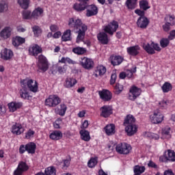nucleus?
Instances as JSON below:
<instances>
[{
	"instance_id": "obj_1",
	"label": "nucleus",
	"mask_w": 175,
	"mask_h": 175,
	"mask_svg": "<svg viewBox=\"0 0 175 175\" xmlns=\"http://www.w3.org/2000/svg\"><path fill=\"white\" fill-rule=\"evenodd\" d=\"M68 26L74 29V31H77L78 33L77 43H80V42L83 41L84 36H85V32L87 31V29H88L87 25L83 24V22H81V20L80 19L71 18L69 19Z\"/></svg>"
},
{
	"instance_id": "obj_2",
	"label": "nucleus",
	"mask_w": 175,
	"mask_h": 175,
	"mask_svg": "<svg viewBox=\"0 0 175 175\" xmlns=\"http://www.w3.org/2000/svg\"><path fill=\"white\" fill-rule=\"evenodd\" d=\"M21 87L23 88H25L27 87L31 92L36 93L39 90V87L38 86V82L35 80L29 79L26 78L21 81Z\"/></svg>"
},
{
	"instance_id": "obj_3",
	"label": "nucleus",
	"mask_w": 175,
	"mask_h": 175,
	"mask_svg": "<svg viewBox=\"0 0 175 175\" xmlns=\"http://www.w3.org/2000/svg\"><path fill=\"white\" fill-rule=\"evenodd\" d=\"M60 103L61 98L56 94H51L45 100V106L48 107H57Z\"/></svg>"
},
{
	"instance_id": "obj_4",
	"label": "nucleus",
	"mask_w": 175,
	"mask_h": 175,
	"mask_svg": "<svg viewBox=\"0 0 175 175\" xmlns=\"http://www.w3.org/2000/svg\"><path fill=\"white\" fill-rule=\"evenodd\" d=\"M160 162H175V152L173 150L168 149L163 155L159 157Z\"/></svg>"
},
{
	"instance_id": "obj_5",
	"label": "nucleus",
	"mask_w": 175,
	"mask_h": 175,
	"mask_svg": "<svg viewBox=\"0 0 175 175\" xmlns=\"http://www.w3.org/2000/svg\"><path fill=\"white\" fill-rule=\"evenodd\" d=\"M140 95H142V89L133 85L129 89L128 99H129V100L135 101Z\"/></svg>"
},
{
	"instance_id": "obj_6",
	"label": "nucleus",
	"mask_w": 175,
	"mask_h": 175,
	"mask_svg": "<svg viewBox=\"0 0 175 175\" xmlns=\"http://www.w3.org/2000/svg\"><path fill=\"white\" fill-rule=\"evenodd\" d=\"M143 48L148 54H155V51H161V46H159V44L154 43V42H152L150 44H144Z\"/></svg>"
},
{
	"instance_id": "obj_7",
	"label": "nucleus",
	"mask_w": 175,
	"mask_h": 175,
	"mask_svg": "<svg viewBox=\"0 0 175 175\" xmlns=\"http://www.w3.org/2000/svg\"><path fill=\"white\" fill-rule=\"evenodd\" d=\"M116 151L119 154H123L126 155L131 152V150H132V146H131L129 144L126 143H120L116 146Z\"/></svg>"
},
{
	"instance_id": "obj_8",
	"label": "nucleus",
	"mask_w": 175,
	"mask_h": 175,
	"mask_svg": "<svg viewBox=\"0 0 175 175\" xmlns=\"http://www.w3.org/2000/svg\"><path fill=\"white\" fill-rule=\"evenodd\" d=\"M79 62H80V65L82 66L83 69L91 70V69L94 68V60H92V59L91 58H88L85 57H82L80 59Z\"/></svg>"
},
{
	"instance_id": "obj_9",
	"label": "nucleus",
	"mask_w": 175,
	"mask_h": 175,
	"mask_svg": "<svg viewBox=\"0 0 175 175\" xmlns=\"http://www.w3.org/2000/svg\"><path fill=\"white\" fill-rule=\"evenodd\" d=\"M29 169L28 164L24 161L19 162L16 169L14 170L13 175H23L24 172H27Z\"/></svg>"
},
{
	"instance_id": "obj_10",
	"label": "nucleus",
	"mask_w": 175,
	"mask_h": 175,
	"mask_svg": "<svg viewBox=\"0 0 175 175\" xmlns=\"http://www.w3.org/2000/svg\"><path fill=\"white\" fill-rule=\"evenodd\" d=\"M150 118L152 124H160L163 121V114L161 113L159 109H157L154 111L152 115H150Z\"/></svg>"
},
{
	"instance_id": "obj_11",
	"label": "nucleus",
	"mask_w": 175,
	"mask_h": 175,
	"mask_svg": "<svg viewBox=\"0 0 175 175\" xmlns=\"http://www.w3.org/2000/svg\"><path fill=\"white\" fill-rule=\"evenodd\" d=\"M13 33V27L12 26H6L0 31V38L3 40H6L9 39L12 34Z\"/></svg>"
},
{
	"instance_id": "obj_12",
	"label": "nucleus",
	"mask_w": 175,
	"mask_h": 175,
	"mask_svg": "<svg viewBox=\"0 0 175 175\" xmlns=\"http://www.w3.org/2000/svg\"><path fill=\"white\" fill-rule=\"evenodd\" d=\"M38 67L43 72H46L49 69V62L44 55H40L38 57Z\"/></svg>"
},
{
	"instance_id": "obj_13",
	"label": "nucleus",
	"mask_w": 175,
	"mask_h": 175,
	"mask_svg": "<svg viewBox=\"0 0 175 175\" xmlns=\"http://www.w3.org/2000/svg\"><path fill=\"white\" fill-rule=\"evenodd\" d=\"M118 29V22L113 21L109 23L108 25L105 26L104 31L109 33V35H113L116 31Z\"/></svg>"
},
{
	"instance_id": "obj_14",
	"label": "nucleus",
	"mask_w": 175,
	"mask_h": 175,
	"mask_svg": "<svg viewBox=\"0 0 175 175\" xmlns=\"http://www.w3.org/2000/svg\"><path fill=\"white\" fill-rule=\"evenodd\" d=\"M86 16L92 17V16H96L98 14V7L94 4L87 5L86 8Z\"/></svg>"
},
{
	"instance_id": "obj_15",
	"label": "nucleus",
	"mask_w": 175,
	"mask_h": 175,
	"mask_svg": "<svg viewBox=\"0 0 175 175\" xmlns=\"http://www.w3.org/2000/svg\"><path fill=\"white\" fill-rule=\"evenodd\" d=\"M100 116L103 117L104 118H107L108 117H110L111 114H113V108L109 105H104L102 107H100Z\"/></svg>"
},
{
	"instance_id": "obj_16",
	"label": "nucleus",
	"mask_w": 175,
	"mask_h": 175,
	"mask_svg": "<svg viewBox=\"0 0 175 175\" xmlns=\"http://www.w3.org/2000/svg\"><path fill=\"white\" fill-rule=\"evenodd\" d=\"M98 95L100 99L104 102H109V100H111V98H113L111 92L107 90L98 91Z\"/></svg>"
},
{
	"instance_id": "obj_17",
	"label": "nucleus",
	"mask_w": 175,
	"mask_h": 175,
	"mask_svg": "<svg viewBox=\"0 0 175 175\" xmlns=\"http://www.w3.org/2000/svg\"><path fill=\"white\" fill-rule=\"evenodd\" d=\"M78 2H80V3H75L73 5V8L75 10H77V12H83V10H85V8H87V5L88 3V1L90 0H77Z\"/></svg>"
},
{
	"instance_id": "obj_18",
	"label": "nucleus",
	"mask_w": 175,
	"mask_h": 175,
	"mask_svg": "<svg viewBox=\"0 0 175 175\" xmlns=\"http://www.w3.org/2000/svg\"><path fill=\"white\" fill-rule=\"evenodd\" d=\"M124 126L127 136H133L137 132V126L136 124H127Z\"/></svg>"
},
{
	"instance_id": "obj_19",
	"label": "nucleus",
	"mask_w": 175,
	"mask_h": 175,
	"mask_svg": "<svg viewBox=\"0 0 175 175\" xmlns=\"http://www.w3.org/2000/svg\"><path fill=\"white\" fill-rule=\"evenodd\" d=\"M21 107H23V103L21 102L14 101L8 103V109L11 113H14Z\"/></svg>"
},
{
	"instance_id": "obj_20",
	"label": "nucleus",
	"mask_w": 175,
	"mask_h": 175,
	"mask_svg": "<svg viewBox=\"0 0 175 175\" xmlns=\"http://www.w3.org/2000/svg\"><path fill=\"white\" fill-rule=\"evenodd\" d=\"M29 53L30 55H33L34 57H36L38 54H40V53H42V48L38 44H33L29 46Z\"/></svg>"
},
{
	"instance_id": "obj_21",
	"label": "nucleus",
	"mask_w": 175,
	"mask_h": 175,
	"mask_svg": "<svg viewBox=\"0 0 175 175\" xmlns=\"http://www.w3.org/2000/svg\"><path fill=\"white\" fill-rule=\"evenodd\" d=\"M126 51L129 55H131V57H136L140 51V46H139V45L129 46L126 49Z\"/></svg>"
},
{
	"instance_id": "obj_22",
	"label": "nucleus",
	"mask_w": 175,
	"mask_h": 175,
	"mask_svg": "<svg viewBox=\"0 0 175 175\" xmlns=\"http://www.w3.org/2000/svg\"><path fill=\"white\" fill-rule=\"evenodd\" d=\"M24 131H25L24 126L20 123H16L12 127V132L14 135H21Z\"/></svg>"
},
{
	"instance_id": "obj_23",
	"label": "nucleus",
	"mask_w": 175,
	"mask_h": 175,
	"mask_svg": "<svg viewBox=\"0 0 175 175\" xmlns=\"http://www.w3.org/2000/svg\"><path fill=\"white\" fill-rule=\"evenodd\" d=\"M13 57V52L10 49H4L1 52V58L2 59H5L8 61V59H10Z\"/></svg>"
},
{
	"instance_id": "obj_24",
	"label": "nucleus",
	"mask_w": 175,
	"mask_h": 175,
	"mask_svg": "<svg viewBox=\"0 0 175 175\" xmlns=\"http://www.w3.org/2000/svg\"><path fill=\"white\" fill-rule=\"evenodd\" d=\"M106 67L102 65L98 66L94 71L95 77H102V76L106 73Z\"/></svg>"
},
{
	"instance_id": "obj_25",
	"label": "nucleus",
	"mask_w": 175,
	"mask_h": 175,
	"mask_svg": "<svg viewBox=\"0 0 175 175\" xmlns=\"http://www.w3.org/2000/svg\"><path fill=\"white\" fill-rule=\"evenodd\" d=\"M44 13V11L43 10V8L38 7L33 11L31 14V17L36 19L40 18L43 17Z\"/></svg>"
},
{
	"instance_id": "obj_26",
	"label": "nucleus",
	"mask_w": 175,
	"mask_h": 175,
	"mask_svg": "<svg viewBox=\"0 0 175 175\" xmlns=\"http://www.w3.org/2000/svg\"><path fill=\"white\" fill-rule=\"evenodd\" d=\"M104 131L107 136H111L116 133V126L113 124H107Z\"/></svg>"
},
{
	"instance_id": "obj_27",
	"label": "nucleus",
	"mask_w": 175,
	"mask_h": 175,
	"mask_svg": "<svg viewBox=\"0 0 175 175\" xmlns=\"http://www.w3.org/2000/svg\"><path fill=\"white\" fill-rule=\"evenodd\" d=\"M98 42H101L102 44H107L109 43V38L107 34L105 32H100L97 35Z\"/></svg>"
},
{
	"instance_id": "obj_28",
	"label": "nucleus",
	"mask_w": 175,
	"mask_h": 175,
	"mask_svg": "<svg viewBox=\"0 0 175 175\" xmlns=\"http://www.w3.org/2000/svg\"><path fill=\"white\" fill-rule=\"evenodd\" d=\"M148 19L147 17H139L137 20V25L139 28H147V25H148Z\"/></svg>"
},
{
	"instance_id": "obj_29",
	"label": "nucleus",
	"mask_w": 175,
	"mask_h": 175,
	"mask_svg": "<svg viewBox=\"0 0 175 175\" xmlns=\"http://www.w3.org/2000/svg\"><path fill=\"white\" fill-rule=\"evenodd\" d=\"M161 135V139H170V137H172V130L170 127H164L162 129Z\"/></svg>"
},
{
	"instance_id": "obj_30",
	"label": "nucleus",
	"mask_w": 175,
	"mask_h": 175,
	"mask_svg": "<svg viewBox=\"0 0 175 175\" xmlns=\"http://www.w3.org/2000/svg\"><path fill=\"white\" fill-rule=\"evenodd\" d=\"M79 133L81 135V139L83 140L84 142H90L91 140V136L90 135V131L82 129L79 131Z\"/></svg>"
},
{
	"instance_id": "obj_31",
	"label": "nucleus",
	"mask_w": 175,
	"mask_h": 175,
	"mask_svg": "<svg viewBox=\"0 0 175 175\" xmlns=\"http://www.w3.org/2000/svg\"><path fill=\"white\" fill-rule=\"evenodd\" d=\"M23 43H25V38L20 36H16L12 38V44L14 47H18Z\"/></svg>"
},
{
	"instance_id": "obj_32",
	"label": "nucleus",
	"mask_w": 175,
	"mask_h": 175,
	"mask_svg": "<svg viewBox=\"0 0 175 175\" xmlns=\"http://www.w3.org/2000/svg\"><path fill=\"white\" fill-rule=\"evenodd\" d=\"M124 61V58L120 55L112 56L111 57V63L113 65V66H117L118 65H120Z\"/></svg>"
},
{
	"instance_id": "obj_33",
	"label": "nucleus",
	"mask_w": 175,
	"mask_h": 175,
	"mask_svg": "<svg viewBox=\"0 0 175 175\" xmlns=\"http://www.w3.org/2000/svg\"><path fill=\"white\" fill-rule=\"evenodd\" d=\"M49 137L52 140H59L62 139V132L58 130L54 131L49 135Z\"/></svg>"
},
{
	"instance_id": "obj_34",
	"label": "nucleus",
	"mask_w": 175,
	"mask_h": 175,
	"mask_svg": "<svg viewBox=\"0 0 175 175\" xmlns=\"http://www.w3.org/2000/svg\"><path fill=\"white\" fill-rule=\"evenodd\" d=\"M66 110H68L66 105L61 104L60 107L55 109V113L59 116H61V117H64V116H65V113H66Z\"/></svg>"
},
{
	"instance_id": "obj_35",
	"label": "nucleus",
	"mask_w": 175,
	"mask_h": 175,
	"mask_svg": "<svg viewBox=\"0 0 175 175\" xmlns=\"http://www.w3.org/2000/svg\"><path fill=\"white\" fill-rule=\"evenodd\" d=\"M136 119L133 115H127L124 119V125H133L135 124Z\"/></svg>"
},
{
	"instance_id": "obj_36",
	"label": "nucleus",
	"mask_w": 175,
	"mask_h": 175,
	"mask_svg": "<svg viewBox=\"0 0 175 175\" xmlns=\"http://www.w3.org/2000/svg\"><path fill=\"white\" fill-rule=\"evenodd\" d=\"M62 42H69V40H72V31L70 29L66 30L62 36Z\"/></svg>"
},
{
	"instance_id": "obj_37",
	"label": "nucleus",
	"mask_w": 175,
	"mask_h": 175,
	"mask_svg": "<svg viewBox=\"0 0 175 175\" xmlns=\"http://www.w3.org/2000/svg\"><path fill=\"white\" fill-rule=\"evenodd\" d=\"M133 172L135 175H141L146 172V167L143 165H135L133 167Z\"/></svg>"
},
{
	"instance_id": "obj_38",
	"label": "nucleus",
	"mask_w": 175,
	"mask_h": 175,
	"mask_svg": "<svg viewBox=\"0 0 175 175\" xmlns=\"http://www.w3.org/2000/svg\"><path fill=\"white\" fill-rule=\"evenodd\" d=\"M36 150V144L33 142H30L26 144V151L29 154H35V151Z\"/></svg>"
},
{
	"instance_id": "obj_39",
	"label": "nucleus",
	"mask_w": 175,
	"mask_h": 175,
	"mask_svg": "<svg viewBox=\"0 0 175 175\" xmlns=\"http://www.w3.org/2000/svg\"><path fill=\"white\" fill-rule=\"evenodd\" d=\"M77 83V81L75 79L67 78L66 79L65 87L66 88H72Z\"/></svg>"
},
{
	"instance_id": "obj_40",
	"label": "nucleus",
	"mask_w": 175,
	"mask_h": 175,
	"mask_svg": "<svg viewBox=\"0 0 175 175\" xmlns=\"http://www.w3.org/2000/svg\"><path fill=\"white\" fill-rule=\"evenodd\" d=\"M161 90L164 94H166L167 92H170V91L173 90V86L172 85V83L169 82H165L161 87Z\"/></svg>"
},
{
	"instance_id": "obj_41",
	"label": "nucleus",
	"mask_w": 175,
	"mask_h": 175,
	"mask_svg": "<svg viewBox=\"0 0 175 175\" xmlns=\"http://www.w3.org/2000/svg\"><path fill=\"white\" fill-rule=\"evenodd\" d=\"M20 96L23 99H29V98H31L28 89L25 88H23L20 90Z\"/></svg>"
},
{
	"instance_id": "obj_42",
	"label": "nucleus",
	"mask_w": 175,
	"mask_h": 175,
	"mask_svg": "<svg viewBox=\"0 0 175 175\" xmlns=\"http://www.w3.org/2000/svg\"><path fill=\"white\" fill-rule=\"evenodd\" d=\"M125 5L128 9H135L137 6V0H126Z\"/></svg>"
},
{
	"instance_id": "obj_43",
	"label": "nucleus",
	"mask_w": 175,
	"mask_h": 175,
	"mask_svg": "<svg viewBox=\"0 0 175 175\" xmlns=\"http://www.w3.org/2000/svg\"><path fill=\"white\" fill-rule=\"evenodd\" d=\"M72 51L75 54H77V55H83V54L87 51V49H85V48L77 46L72 49Z\"/></svg>"
},
{
	"instance_id": "obj_44",
	"label": "nucleus",
	"mask_w": 175,
	"mask_h": 175,
	"mask_svg": "<svg viewBox=\"0 0 175 175\" xmlns=\"http://www.w3.org/2000/svg\"><path fill=\"white\" fill-rule=\"evenodd\" d=\"M98 165V157H92L88 162V167L92 169Z\"/></svg>"
},
{
	"instance_id": "obj_45",
	"label": "nucleus",
	"mask_w": 175,
	"mask_h": 175,
	"mask_svg": "<svg viewBox=\"0 0 175 175\" xmlns=\"http://www.w3.org/2000/svg\"><path fill=\"white\" fill-rule=\"evenodd\" d=\"M29 0H18V3L19 5V6H21V8H22V9H27L28 8H29Z\"/></svg>"
},
{
	"instance_id": "obj_46",
	"label": "nucleus",
	"mask_w": 175,
	"mask_h": 175,
	"mask_svg": "<svg viewBox=\"0 0 175 175\" xmlns=\"http://www.w3.org/2000/svg\"><path fill=\"white\" fill-rule=\"evenodd\" d=\"M144 137H148V139H153L154 140H158L159 139V135L150 132H145L144 133Z\"/></svg>"
},
{
	"instance_id": "obj_47",
	"label": "nucleus",
	"mask_w": 175,
	"mask_h": 175,
	"mask_svg": "<svg viewBox=\"0 0 175 175\" xmlns=\"http://www.w3.org/2000/svg\"><path fill=\"white\" fill-rule=\"evenodd\" d=\"M139 8L142 10H148L150 9V5H148V1L146 0H142L139 1Z\"/></svg>"
},
{
	"instance_id": "obj_48",
	"label": "nucleus",
	"mask_w": 175,
	"mask_h": 175,
	"mask_svg": "<svg viewBox=\"0 0 175 175\" xmlns=\"http://www.w3.org/2000/svg\"><path fill=\"white\" fill-rule=\"evenodd\" d=\"M57 171L55 170V167H48L44 170L45 175H55Z\"/></svg>"
},
{
	"instance_id": "obj_49",
	"label": "nucleus",
	"mask_w": 175,
	"mask_h": 175,
	"mask_svg": "<svg viewBox=\"0 0 175 175\" xmlns=\"http://www.w3.org/2000/svg\"><path fill=\"white\" fill-rule=\"evenodd\" d=\"M59 62H61L62 64H69L70 65H75V64H76V62L73 61L72 59L64 57H62Z\"/></svg>"
},
{
	"instance_id": "obj_50",
	"label": "nucleus",
	"mask_w": 175,
	"mask_h": 175,
	"mask_svg": "<svg viewBox=\"0 0 175 175\" xmlns=\"http://www.w3.org/2000/svg\"><path fill=\"white\" fill-rule=\"evenodd\" d=\"M170 40H169V38H162L160 40L161 47H162L163 49H165V47H167V46H169V44L170 43Z\"/></svg>"
},
{
	"instance_id": "obj_51",
	"label": "nucleus",
	"mask_w": 175,
	"mask_h": 175,
	"mask_svg": "<svg viewBox=\"0 0 175 175\" xmlns=\"http://www.w3.org/2000/svg\"><path fill=\"white\" fill-rule=\"evenodd\" d=\"M170 101L167 99L162 100L159 103V106L160 109H167L169 106Z\"/></svg>"
},
{
	"instance_id": "obj_52",
	"label": "nucleus",
	"mask_w": 175,
	"mask_h": 175,
	"mask_svg": "<svg viewBox=\"0 0 175 175\" xmlns=\"http://www.w3.org/2000/svg\"><path fill=\"white\" fill-rule=\"evenodd\" d=\"M32 30L34 34V36L36 38L40 36V33H42V29L38 26H34L32 27Z\"/></svg>"
},
{
	"instance_id": "obj_53",
	"label": "nucleus",
	"mask_w": 175,
	"mask_h": 175,
	"mask_svg": "<svg viewBox=\"0 0 175 175\" xmlns=\"http://www.w3.org/2000/svg\"><path fill=\"white\" fill-rule=\"evenodd\" d=\"M9 7L8 6V3H5V1L0 2V13H3V12H8Z\"/></svg>"
},
{
	"instance_id": "obj_54",
	"label": "nucleus",
	"mask_w": 175,
	"mask_h": 175,
	"mask_svg": "<svg viewBox=\"0 0 175 175\" xmlns=\"http://www.w3.org/2000/svg\"><path fill=\"white\" fill-rule=\"evenodd\" d=\"M126 77L131 79L133 76V73H136V66H133L131 70H127L125 72Z\"/></svg>"
},
{
	"instance_id": "obj_55",
	"label": "nucleus",
	"mask_w": 175,
	"mask_h": 175,
	"mask_svg": "<svg viewBox=\"0 0 175 175\" xmlns=\"http://www.w3.org/2000/svg\"><path fill=\"white\" fill-rule=\"evenodd\" d=\"M165 20L166 23H170V24L172 25H174L175 24L174 16L167 15V16L165 18Z\"/></svg>"
},
{
	"instance_id": "obj_56",
	"label": "nucleus",
	"mask_w": 175,
	"mask_h": 175,
	"mask_svg": "<svg viewBox=\"0 0 175 175\" xmlns=\"http://www.w3.org/2000/svg\"><path fill=\"white\" fill-rule=\"evenodd\" d=\"M122 90H124V87L122 86V85L120 83H116L115 86V94H116L117 95L121 94V92H122Z\"/></svg>"
},
{
	"instance_id": "obj_57",
	"label": "nucleus",
	"mask_w": 175,
	"mask_h": 175,
	"mask_svg": "<svg viewBox=\"0 0 175 175\" xmlns=\"http://www.w3.org/2000/svg\"><path fill=\"white\" fill-rule=\"evenodd\" d=\"M61 124H62V119H57L53 123V126L55 129H59V128H61Z\"/></svg>"
},
{
	"instance_id": "obj_58",
	"label": "nucleus",
	"mask_w": 175,
	"mask_h": 175,
	"mask_svg": "<svg viewBox=\"0 0 175 175\" xmlns=\"http://www.w3.org/2000/svg\"><path fill=\"white\" fill-rule=\"evenodd\" d=\"M33 135H35V131H32L31 129H29L25 133V138L26 139H31V137H33Z\"/></svg>"
},
{
	"instance_id": "obj_59",
	"label": "nucleus",
	"mask_w": 175,
	"mask_h": 175,
	"mask_svg": "<svg viewBox=\"0 0 175 175\" xmlns=\"http://www.w3.org/2000/svg\"><path fill=\"white\" fill-rule=\"evenodd\" d=\"M23 17L25 20H29V18H31L30 11H24L23 12Z\"/></svg>"
},
{
	"instance_id": "obj_60",
	"label": "nucleus",
	"mask_w": 175,
	"mask_h": 175,
	"mask_svg": "<svg viewBox=\"0 0 175 175\" xmlns=\"http://www.w3.org/2000/svg\"><path fill=\"white\" fill-rule=\"evenodd\" d=\"M170 23L167 22L165 23V25H163V29L165 31V32H169L170 31Z\"/></svg>"
},
{
	"instance_id": "obj_61",
	"label": "nucleus",
	"mask_w": 175,
	"mask_h": 175,
	"mask_svg": "<svg viewBox=\"0 0 175 175\" xmlns=\"http://www.w3.org/2000/svg\"><path fill=\"white\" fill-rule=\"evenodd\" d=\"M57 71L60 74L65 73V72H66V66H58Z\"/></svg>"
},
{
	"instance_id": "obj_62",
	"label": "nucleus",
	"mask_w": 175,
	"mask_h": 175,
	"mask_svg": "<svg viewBox=\"0 0 175 175\" xmlns=\"http://www.w3.org/2000/svg\"><path fill=\"white\" fill-rule=\"evenodd\" d=\"M135 14H137V16H139V17H145L144 16V14H145L144 11H142L141 10H135Z\"/></svg>"
},
{
	"instance_id": "obj_63",
	"label": "nucleus",
	"mask_w": 175,
	"mask_h": 175,
	"mask_svg": "<svg viewBox=\"0 0 175 175\" xmlns=\"http://www.w3.org/2000/svg\"><path fill=\"white\" fill-rule=\"evenodd\" d=\"M116 79H117V74L116 73L111 74V80H110L111 84H114V83H116Z\"/></svg>"
},
{
	"instance_id": "obj_64",
	"label": "nucleus",
	"mask_w": 175,
	"mask_h": 175,
	"mask_svg": "<svg viewBox=\"0 0 175 175\" xmlns=\"http://www.w3.org/2000/svg\"><path fill=\"white\" fill-rule=\"evenodd\" d=\"M175 38V30H172L168 36L169 40H173Z\"/></svg>"
}]
</instances>
